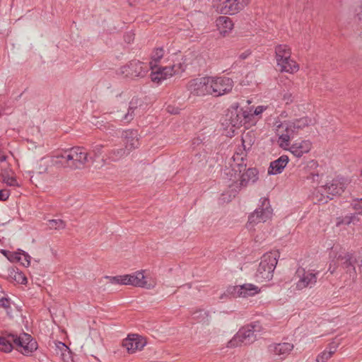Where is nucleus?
Masks as SVG:
<instances>
[{
    "mask_svg": "<svg viewBox=\"0 0 362 362\" xmlns=\"http://www.w3.org/2000/svg\"><path fill=\"white\" fill-rule=\"evenodd\" d=\"M47 226L50 229L60 230L66 227L65 222L62 219H51L47 221Z\"/></svg>",
    "mask_w": 362,
    "mask_h": 362,
    "instance_id": "31",
    "label": "nucleus"
},
{
    "mask_svg": "<svg viewBox=\"0 0 362 362\" xmlns=\"http://www.w3.org/2000/svg\"><path fill=\"white\" fill-rule=\"evenodd\" d=\"M318 176H319V175H318V173H314V172H313V173H310V176H308V177H307V178H308V179H311V180H313V181H315V177H318Z\"/></svg>",
    "mask_w": 362,
    "mask_h": 362,
    "instance_id": "45",
    "label": "nucleus"
},
{
    "mask_svg": "<svg viewBox=\"0 0 362 362\" xmlns=\"http://www.w3.org/2000/svg\"><path fill=\"white\" fill-rule=\"evenodd\" d=\"M216 25L220 33L223 35H226L233 29V23L230 18L227 16H220L216 20Z\"/></svg>",
    "mask_w": 362,
    "mask_h": 362,
    "instance_id": "27",
    "label": "nucleus"
},
{
    "mask_svg": "<svg viewBox=\"0 0 362 362\" xmlns=\"http://www.w3.org/2000/svg\"><path fill=\"white\" fill-rule=\"evenodd\" d=\"M288 157L286 155L280 156L278 159L271 162L268 173L276 175L281 173L288 163Z\"/></svg>",
    "mask_w": 362,
    "mask_h": 362,
    "instance_id": "23",
    "label": "nucleus"
},
{
    "mask_svg": "<svg viewBox=\"0 0 362 362\" xmlns=\"http://www.w3.org/2000/svg\"><path fill=\"white\" fill-rule=\"evenodd\" d=\"M1 252L4 256H6V257H7V256H8V255H9V253H11V252L6 251V250H2L1 251Z\"/></svg>",
    "mask_w": 362,
    "mask_h": 362,
    "instance_id": "51",
    "label": "nucleus"
},
{
    "mask_svg": "<svg viewBox=\"0 0 362 362\" xmlns=\"http://www.w3.org/2000/svg\"><path fill=\"white\" fill-rule=\"evenodd\" d=\"M337 347L338 342L332 341V343L329 344V347L327 348V351H329L332 354H333L337 351Z\"/></svg>",
    "mask_w": 362,
    "mask_h": 362,
    "instance_id": "43",
    "label": "nucleus"
},
{
    "mask_svg": "<svg viewBox=\"0 0 362 362\" xmlns=\"http://www.w3.org/2000/svg\"><path fill=\"white\" fill-rule=\"evenodd\" d=\"M351 206L354 210L357 211L359 214L362 215V198L354 199Z\"/></svg>",
    "mask_w": 362,
    "mask_h": 362,
    "instance_id": "32",
    "label": "nucleus"
},
{
    "mask_svg": "<svg viewBox=\"0 0 362 362\" xmlns=\"http://www.w3.org/2000/svg\"><path fill=\"white\" fill-rule=\"evenodd\" d=\"M312 147V144L308 140L296 142L289 147V151L296 157L300 158L304 153H308Z\"/></svg>",
    "mask_w": 362,
    "mask_h": 362,
    "instance_id": "21",
    "label": "nucleus"
},
{
    "mask_svg": "<svg viewBox=\"0 0 362 362\" xmlns=\"http://www.w3.org/2000/svg\"><path fill=\"white\" fill-rule=\"evenodd\" d=\"M269 349L274 354L280 356L281 358H284L293 349V345L290 343L284 342L270 345Z\"/></svg>",
    "mask_w": 362,
    "mask_h": 362,
    "instance_id": "22",
    "label": "nucleus"
},
{
    "mask_svg": "<svg viewBox=\"0 0 362 362\" xmlns=\"http://www.w3.org/2000/svg\"><path fill=\"white\" fill-rule=\"evenodd\" d=\"M146 344V342L142 337L138 334H132L123 340L122 346L127 349L128 353L132 354L136 351L141 350Z\"/></svg>",
    "mask_w": 362,
    "mask_h": 362,
    "instance_id": "19",
    "label": "nucleus"
},
{
    "mask_svg": "<svg viewBox=\"0 0 362 362\" xmlns=\"http://www.w3.org/2000/svg\"><path fill=\"white\" fill-rule=\"evenodd\" d=\"M170 106H169V107H168V111L169 112L174 113V112H171V110H170ZM175 113H177V112H175Z\"/></svg>",
    "mask_w": 362,
    "mask_h": 362,
    "instance_id": "54",
    "label": "nucleus"
},
{
    "mask_svg": "<svg viewBox=\"0 0 362 362\" xmlns=\"http://www.w3.org/2000/svg\"><path fill=\"white\" fill-rule=\"evenodd\" d=\"M345 188V182L340 180H333L331 183H327L324 186H321L318 189V192L322 195L326 194L327 198L332 199L333 196L341 194Z\"/></svg>",
    "mask_w": 362,
    "mask_h": 362,
    "instance_id": "16",
    "label": "nucleus"
},
{
    "mask_svg": "<svg viewBox=\"0 0 362 362\" xmlns=\"http://www.w3.org/2000/svg\"><path fill=\"white\" fill-rule=\"evenodd\" d=\"M250 53L247 52H243L240 55L241 59H245L249 56Z\"/></svg>",
    "mask_w": 362,
    "mask_h": 362,
    "instance_id": "48",
    "label": "nucleus"
},
{
    "mask_svg": "<svg viewBox=\"0 0 362 362\" xmlns=\"http://www.w3.org/2000/svg\"><path fill=\"white\" fill-rule=\"evenodd\" d=\"M243 143L245 142V140H244V139H243ZM243 146H244V149H245V148H246V147H245V144H243Z\"/></svg>",
    "mask_w": 362,
    "mask_h": 362,
    "instance_id": "56",
    "label": "nucleus"
},
{
    "mask_svg": "<svg viewBox=\"0 0 362 362\" xmlns=\"http://www.w3.org/2000/svg\"><path fill=\"white\" fill-rule=\"evenodd\" d=\"M352 223L351 217H349V216H345L341 221L337 222V226L340 224H346L349 225Z\"/></svg>",
    "mask_w": 362,
    "mask_h": 362,
    "instance_id": "44",
    "label": "nucleus"
},
{
    "mask_svg": "<svg viewBox=\"0 0 362 362\" xmlns=\"http://www.w3.org/2000/svg\"><path fill=\"white\" fill-rule=\"evenodd\" d=\"M336 269V267L334 266L333 268L332 267V264H330L328 271L330 272L331 274H333Z\"/></svg>",
    "mask_w": 362,
    "mask_h": 362,
    "instance_id": "50",
    "label": "nucleus"
},
{
    "mask_svg": "<svg viewBox=\"0 0 362 362\" xmlns=\"http://www.w3.org/2000/svg\"><path fill=\"white\" fill-rule=\"evenodd\" d=\"M349 217H351L352 222H354V221L356 219V216L355 214L349 216Z\"/></svg>",
    "mask_w": 362,
    "mask_h": 362,
    "instance_id": "53",
    "label": "nucleus"
},
{
    "mask_svg": "<svg viewBox=\"0 0 362 362\" xmlns=\"http://www.w3.org/2000/svg\"><path fill=\"white\" fill-rule=\"evenodd\" d=\"M93 157H89L87 151L81 146H74L64 150L52 156L51 163L53 165H61L71 170L83 169Z\"/></svg>",
    "mask_w": 362,
    "mask_h": 362,
    "instance_id": "1",
    "label": "nucleus"
},
{
    "mask_svg": "<svg viewBox=\"0 0 362 362\" xmlns=\"http://www.w3.org/2000/svg\"><path fill=\"white\" fill-rule=\"evenodd\" d=\"M332 253L334 254V258L340 262V266L349 274L350 277L355 279L356 277V271L355 263L356 259L354 253L340 248L337 250V247H333Z\"/></svg>",
    "mask_w": 362,
    "mask_h": 362,
    "instance_id": "6",
    "label": "nucleus"
},
{
    "mask_svg": "<svg viewBox=\"0 0 362 362\" xmlns=\"http://www.w3.org/2000/svg\"><path fill=\"white\" fill-rule=\"evenodd\" d=\"M104 129L111 133V131L114 130V126L112 124H108L107 125L104 126Z\"/></svg>",
    "mask_w": 362,
    "mask_h": 362,
    "instance_id": "47",
    "label": "nucleus"
},
{
    "mask_svg": "<svg viewBox=\"0 0 362 362\" xmlns=\"http://www.w3.org/2000/svg\"><path fill=\"white\" fill-rule=\"evenodd\" d=\"M49 166V162L46 160L45 158H42L40 160V163L39 165V173H44L47 171Z\"/></svg>",
    "mask_w": 362,
    "mask_h": 362,
    "instance_id": "39",
    "label": "nucleus"
},
{
    "mask_svg": "<svg viewBox=\"0 0 362 362\" xmlns=\"http://www.w3.org/2000/svg\"><path fill=\"white\" fill-rule=\"evenodd\" d=\"M181 67V64L173 65L170 66H165L158 68L156 71H153L151 79L153 81L160 82L162 80H165L168 76H171L179 72V69Z\"/></svg>",
    "mask_w": 362,
    "mask_h": 362,
    "instance_id": "20",
    "label": "nucleus"
},
{
    "mask_svg": "<svg viewBox=\"0 0 362 362\" xmlns=\"http://www.w3.org/2000/svg\"><path fill=\"white\" fill-rule=\"evenodd\" d=\"M122 138L124 139V147L115 148L110 150L107 155V160L111 162H117L127 156L139 145L137 132L134 130L123 131Z\"/></svg>",
    "mask_w": 362,
    "mask_h": 362,
    "instance_id": "3",
    "label": "nucleus"
},
{
    "mask_svg": "<svg viewBox=\"0 0 362 362\" xmlns=\"http://www.w3.org/2000/svg\"><path fill=\"white\" fill-rule=\"evenodd\" d=\"M104 147L105 146L103 144H95L92 146V152L94 158H98L101 155Z\"/></svg>",
    "mask_w": 362,
    "mask_h": 362,
    "instance_id": "35",
    "label": "nucleus"
},
{
    "mask_svg": "<svg viewBox=\"0 0 362 362\" xmlns=\"http://www.w3.org/2000/svg\"><path fill=\"white\" fill-rule=\"evenodd\" d=\"M0 307L4 308L8 313L11 309V300L8 298L0 296Z\"/></svg>",
    "mask_w": 362,
    "mask_h": 362,
    "instance_id": "33",
    "label": "nucleus"
},
{
    "mask_svg": "<svg viewBox=\"0 0 362 362\" xmlns=\"http://www.w3.org/2000/svg\"><path fill=\"white\" fill-rule=\"evenodd\" d=\"M260 202L261 205L248 218L247 226L249 228H252L259 223L267 221L272 216V209L268 199L262 198Z\"/></svg>",
    "mask_w": 362,
    "mask_h": 362,
    "instance_id": "12",
    "label": "nucleus"
},
{
    "mask_svg": "<svg viewBox=\"0 0 362 362\" xmlns=\"http://www.w3.org/2000/svg\"><path fill=\"white\" fill-rule=\"evenodd\" d=\"M250 0H213V6L223 14L234 15L243 10Z\"/></svg>",
    "mask_w": 362,
    "mask_h": 362,
    "instance_id": "8",
    "label": "nucleus"
},
{
    "mask_svg": "<svg viewBox=\"0 0 362 362\" xmlns=\"http://www.w3.org/2000/svg\"><path fill=\"white\" fill-rule=\"evenodd\" d=\"M332 354L327 350H325L321 354L317 357V362H326Z\"/></svg>",
    "mask_w": 362,
    "mask_h": 362,
    "instance_id": "37",
    "label": "nucleus"
},
{
    "mask_svg": "<svg viewBox=\"0 0 362 362\" xmlns=\"http://www.w3.org/2000/svg\"><path fill=\"white\" fill-rule=\"evenodd\" d=\"M259 322H255L243 327L237 334L228 342V347L233 348L242 344L248 345L257 340V334L261 332Z\"/></svg>",
    "mask_w": 362,
    "mask_h": 362,
    "instance_id": "4",
    "label": "nucleus"
},
{
    "mask_svg": "<svg viewBox=\"0 0 362 362\" xmlns=\"http://www.w3.org/2000/svg\"><path fill=\"white\" fill-rule=\"evenodd\" d=\"M139 103L138 98H133L129 103V105L126 103H123L120 107H117V110L112 111L110 114L115 115L114 119L115 120H119L125 123L130 122L135 117V111L137 110Z\"/></svg>",
    "mask_w": 362,
    "mask_h": 362,
    "instance_id": "13",
    "label": "nucleus"
},
{
    "mask_svg": "<svg viewBox=\"0 0 362 362\" xmlns=\"http://www.w3.org/2000/svg\"><path fill=\"white\" fill-rule=\"evenodd\" d=\"M233 86V81L227 77H209V95L215 97L229 93Z\"/></svg>",
    "mask_w": 362,
    "mask_h": 362,
    "instance_id": "10",
    "label": "nucleus"
},
{
    "mask_svg": "<svg viewBox=\"0 0 362 362\" xmlns=\"http://www.w3.org/2000/svg\"><path fill=\"white\" fill-rule=\"evenodd\" d=\"M124 40L128 42V43H130L132 40H133V38H132V35L131 34H127L124 36Z\"/></svg>",
    "mask_w": 362,
    "mask_h": 362,
    "instance_id": "46",
    "label": "nucleus"
},
{
    "mask_svg": "<svg viewBox=\"0 0 362 362\" xmlns=\"http://www.w3.org/2000/svg\"><path fill=\"white\" fill-rule=\"evenodd\" d=\"M188 90L195 95L209 94V77L199 78L191 80L187 84Z\"/></svg>",
    "mask_w": 362,
    "mask_h": 362,
    "instance_id": "18",
    "label": "nucleus"
},
{
    "mask_svg": "<svg viewBox=\"0 0 362 362\" xmlns=\"http://www.w3.org/2000/svg\"><path fill=\"white\" fill-rule=\"evenodd\" d=\"M7 258L10 262H21L24 267H28L30 265L31 257L23 250H18L16 252L9 253Z\"/></svg>",
    "mask_w": 362,
    "mask_h": 362,
    "instance_id": "25",
    "label": "nucleus"
},
{
    "mask_svg": "<svg viewBox=\"0 0 362 362\" xmlns=\"http://www.w3.org/2000/svg\"><path fill=\"white\" fill-rule=\"evenodd\" d=\"M243 168L242 165H238V169L233 168L232 169H226V173L230 175V180H233L234 172V180L237 177L240 179V187H245L249 184H253L258 180V171L256 168H248L245 172L241 174V168Z\"/></svg>",
    "mask_w": 362,
    "mask_h": 362,
    "instance_id": "11",
    "label": "nucleus"
},
{
    "mask_svg": "<svg viewBox=\"0 0 362 362\" xmlns=\"http://www.w3.org/2000/svg\"><path fill=\"white\" fill-rule=\"evenodd\" d=\"M193 319L199 322L209 323V313L204 310H197L192 313Z\"/></svg>",
    "mask_w": 362,
    "mask_h": 362,
    "instance_id": "30",
    "label": "nucleus"
},
{
    "mask_svg": "<svg viewBox=\"0 0 362 362\" xmlns=\"http://www.w3.org/2000/svg\"><path fill=\"white\" fill-rule=\"evenodd\" d=\"M201 142V139L199 138L194 139L192 142V145H199Z\"/></svg>",
    "mask_w": 362,
    "mask_h": 362,
    "instance_id": "49",
    "label": "nucleus"
},
{
    "mask_svg": "<svg viewBox=\"0 0 362 362\" xmlns=\"http://www.w3.org/2000/svg\"><path fill=\"white\" fill-rule=\"evenodd\" d=\"M279 133H281L279 137V146L284 149L288 150L290 146V140L291 139H293L294 136L288 133V132H278Z\"/></svg>",
    "mask_w": 362,
    "mask_h": 362,
    "instance_id": "29",
    "label": "nucleus"
},
{
    "mask_svg": "<svg viewBox=\"0 0 362 362\" xmlns=\"http://www.w3.org/2000/svg\"><path fill=\"white\" fill-rule=\"evenodd\" d=\"M13 279L18 283H20V284H25L27 282L26 277L21 272H16V273H15Z\"/></svg>",
    "mask_w": 362,
    "mask_h": 362,
    "instance_id": "40",
    "label": "nucleus"
},
{
    "mask_svg": "<svg viewBox=\"0 0 362 362\" xmlns=\"http://www.w3.org/2000/svg\"><path fill=\"white\" fill-rule=\"evenodd\" d=\"M234 290L238 293L239 297L243 298L254 296L259 291L258 287L252 284H244L241 286H237L234 288Z\"/></svg>",
    "mask_w": 362,
    "mask_h": 362,
    "instance_id": "24",
    "label": "nucleus"
},
{
    "mask_svg": "<svg viewBox=\"0 0 362 362\" xmlns=\"http://www.w3.org/2000/svg\"><path fill=\"white\" fill-rule=\"evenodd\" d=\"M277 264V252H270L264 254L259 264L255 273L257 281L263 282L269 281L273 277V273Z\"/></svg>",
    "mask_w": 362,
    "mask_h": 362,
    "instance_id": "5",
    "label": "nucleus"
},
{
    "mask_svg": "<svg viewBox=\"0 0 362 362\" xmlns=\"http://www.w3.org/2000/svg\"><path fill=\"white\" fill-rule=\"evenodd\" d=\"M319 272H313L311 271H305L303 268L297 269L296 276L298 279L296 283V288L302 290L307 287L312 288L317 282V275Z\"/></svg>",
    "mask_w": 362,
    "mask_h": 362,
    "instance_id": "15",
    "label": "nucleus"
},
{
    "mask_svg": "<svg viewBox=\"0 0 362 362\" xmlns=\"http://www.w3.org/2000/svg\"><path fill=\"white\" fill-rule=\"evenodd\" d=\"M14 348L23 355H28L37 349V342L26 333H22L19 336L9 333L6 336L0 337L1 351L8 353Z\"/></svg>",
    "mask_w": 362,
    "mask_h": 362,
    "instance_id": "2",
    "label": "nucleus"
},
{
    "mask_svg": "<svg viewBox=\"0 0 362 362\" xmlns=\"http://www.w3.org/2000/svg\"><path fill=\"white\" fill-rule=\"evenodd\" d=\"M10 193L7 189L0 190V201H5L9 197Z\"/></svg>",
    "mask_w": 362,
    "mask_h": 362,
    "instance_id": "41",
    "label": "nucleus"
},
{
    "mask_svg": "<svg viewBox=\"0 0 362 362\" xmlns=\"http://www.w3.org/2000/svg\"><path fill=\"white\" fill-rule=\"evenodd\" d=\"M2 180L4 183L7 184L9 186H16L17 185L16 180L13 177H9L4 173L1 175Z\"/></svg>",
    "mask_w": 362,
    "mask_h": 362,
    "instance_id": "36",
    "label": "nucleus"
},
{
    "mask_svg": "<svg viewBox=\"0 0 362 362\" xmlns=\"http://www.w3.org/2000/svg\"><path fill=\"white\" fill-rule=\"evenodd\" d=\"M121 72L127 78H143L148 72V66L139 61L132 60L122 68Z\"/></svg>",
    "mask_w": 362,
    "mask_h": 362,
    "instance_id": "14",
    "label": "nucleus"
},
{
    "mask_svg": "<svg viewBox=\"0 0 362 362\" xmlns=\"http://www.w3.org/2000/svg\"><path fill=\"white\" fill-rule=\"evenodd\" d=\"M226 120L229 122L233 127L240 128L243 124L250 123L252 121V115L250 111L243 110L240 108L238 104H234L228 110L226 115Z\"/></svg>",
    "mask_w": 362,
    "mask_h": 362,
    "instance_id": "7",
    "label": "nucleus"
},
{
    "mask_svg": "<svg viewBox=\"0 0 362 362\" xmlns=\"http://www.w3.org/2000/svg\"><path fill=\"white\" fill-rule=\"evenodd\" d=\"M164 54V50L162 47L157 48L152 54V59L153 62H158Z\"/></svg>",
    "mask_w": 362,
    "mask_h": 362,
    "instance_id": "34",
    "label": "nucleus"
},
{
    "mask_svg": "<svg viewBox=\"0 0 362 362\" xmlns=\"http://www.w3.org/2000/svg\"><path fill=\"white\" fill-rule=\"evenodd\" d=\"M276 62L279 60H286V58L291 57V51L290 49L285 45H279L276 47Z\"/></svg>",
    "mask_w": 362,
    "mask_h": 362,
    "instance_id": "28",
    "label": "nucleus"
},
{
    "mask_svg": "<svg viewBox=\"0 0 362 362\" xmlns=\"http://www.w3.org/2000/svg\"><path fill=\"white\" fill-rule=\"evenodd\" d=\"M105 279H108L110 283H111V284L122 285V276H106Z\"/></svg>",
    "mask_w": 362,
    "mask_h": 362,
    "instance_id": "38",
    "label": "nucleus"
},
{
    "mask_svg": "<svg viewBox=\"0 0 362 362\" xmlns=\"http://www.w3.org/2000/svg\"><path fill=\"white\" fill-rule=\"evenodd\" d=\"M315 120L308 117H303L293 121H285L276 124L277 132H288V134L295 136L298 131L303 129L309 125L315 124Z\"/></svg>",
    "mask_w": 362,
    "mask_h": 362,
    "instance_id": "9",
    "label": "nucleus"
},
{
    "mask_svg": "<svg viewBox=\"0 0 362 362\" xmlns=\"http://www.w3.org/2000/svg\"><path fill=\"white\" fill-rule=\"evenodd\" d=\"M359 267H360L361 272H362V260L361 261V264L359 265Z\"/></svg>",
    "mask_w": 362,
    "mask_h": 362,
    "instance_id": "55",
    "label": "nucleus"
},
{
    "mask_svg": "<svg viewBox=\"0 0 362 362\" xmlns=\"http://www.w3.org/2000/svg\"><path fill=\"white\" fill-rule=\"evenodd\" d=\"M265 109L266 108L264 106H258V107H257L253 112H251V114L252 115V119L255 116H257V115L262 114Z\"/></svg>",
    "mask_w": 362,
    "mask_h": 362,
    "instance_id": "42",
    "label": "nucleus"
},
{
    "mask_svg": "<svg viewBox=\"0 0 362 362\" xmlns=\"http://www.w3.org/2000/svg\"><path fill=\"white\" fill-rule=\"evenodd\" d=\"M310 167H311V168H312V167H315V166H316V165H317V163H316L315 161H314V160H311V161L310 162Z\"/></svg>",
    "mask_w": 362,
    "mask_h": 362,
    "instance_id": "52",
    "label": "nucleus"
},
{
    "mask_svg": "<svg viewBox=\"0 0 362 362\" xmlns=\"http://www.w3.org/2000/svg\"><path fill=\"white\" fill-rule=\"evenodd\" d=\"M122 285H131L134 286L151 289L154 287L152 284H148L145 280L143 272H136L132 274L122 275Z\"/></svg>",
    "mask_w": 362,
    "mask_h": 362,
    "instance_id": "17",
    "label": "nucleus"
},
{
    "mask_svg": "<svg viewBox=\"0 0 362 362\" xmlns=\"http://www.w3.org/2000/svg\"><path fill=\"white\" fill-rule=\"evenodd\" d=\"M361 176L362 177V169H361Z\"/></svg>",
    "mask_w": 362,
    "mask_h": 362,
    "instance_id": "57",
    "label": "nucleus"
},
{
    "mask_svg": "<svg viewBox=\"0 0 362 362\" xmlns=\"http://www.w3.org/2000/svg\"><path fill=\"white\" fill-rule=\"evenodd\" d=\"M277 66L279 67L281 71H285L288 73L296 72L299 67L296 62L291 59V57L286 58V60H279L277 62Z\"/></svg>",
    "mask_w": 362,
    "mask_h": 362,
    "instance_id": "26",
    "label": "nucleus"
}]
</instances>
